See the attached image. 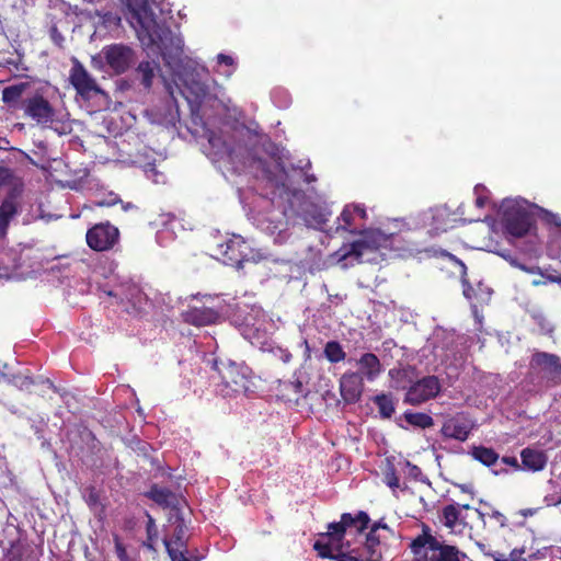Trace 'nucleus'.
Wrapping results in <instances>:
<instances>
[{
  "label": "nucleus",
  "instance_id": "f257e3e1",
  "mask_svg": "<svg viewBox=\"0 0 561 561\" xmlns=\"http://www.w3.org/2000/svg\"><path fill=\"white\" fill-rule=\"evenodd\" d=\"M152 0H127L131 18L138 24V38L148 46H156L163 57L180 55L183 51V41L157 18L152 11Z\"/></svg>",
  "mask_w": 561,
  "mask_h": 561
},
{
  "label": "nucleus",
  "instance_id": "f03ea898",
  "mask_svg": "<svg viewBox=\"0 0 561 561\" xmlns=\"http://www.w3.org/2000/svg\"><path fill=\"white\" fill-rule=\"evenodd\" d=\"M249 130L236 128L231 133L209 131L208 142L220 159H226L231 164H243L250 154V147L247 142Z\"/></svg>",
  "mask_w": 561,
  "mask_h": 561
},
{
  "label": "nucleus",
  "instance_id": "7ed1b4c3",
  "mask_svg": "<svg viewBox=\"0 0 561 561\" xmlns=\"http://www.w3.org/2000/svg\"><path fill=\"white\" fill-rule=\"evenodd\" d=\"M215 368L221 380L218 387L224 397L247 394L250 391L251 376L247 366L234 362H215Z\"/></svg>",
  "mask_w": 561,
  "mask_h": 561
},
{
  "label": "nucleus",
  "instance_id": "20e7f679",
  "mask_svg": "<svg viewBox=\"0 0 561 561\" xmlns=\"http://www.w3.org/2000/svg\"><path fill=\"white\" fill-rule=\"evenodd\" d=\"M502 224L513 237H524L530 230L534 218L526 206L516 199L506 198L501 203Z\"/></svg>",
  "mask_w": 561,
  "mask_h": 561
},
{
  "label": "nucleus",
  "instance_id": "39448f33",
  "mask_svg": "<svg viewBox=\"0 0 561 561\" xmlns=\"http://www.w3.org/2000/svg\"><path fill=\"white\" fill-rule=\"evenodd\" d=\"M288 197H279L288 204L290 216H298L308 225H323L327 217L321 207L310 202L306 193L298 187L290 188Z\"/></svg>",
  "mask_w": 561,
  "mask_h": 561
},
{
  "label": "nucleus",
  "instance_id": "423d86ee",
  "mask_svg": "<svg viewBox=\"0 0 561 561\" xmlns=\"http://www.w3.org/2000/svg\"><path fill=\"white\" fill-rule=\"evenodd\" d=\"M69 83L76 90L77 96L84 101L103 93L96 79L87 70L84 65L76 57L71 59V68L68 77Z\"/></svg>",
  "mask_w": 561,
  "mask_h": 561
},
{
  "label": "nucleus",
  "instance_id": "0eeeda50",
  "mask_svg": "<svg viewBox=\"0 0 561 561\" xmlns=\"http://www.w3.org/2000/svg\"><path fill=\"white\" fill-rule=\"evenodd\" d=\"M100 57L116 76L125 73L136 61V51L123 43L105 45Z\"/></svg>",
  "mask_w": 561,
  "mask_h": 561
},
{
  "label": "nucleus",
  "instance_id": "6e6552de",
  "mask_svg": "<svg viewBox=\"0 0 561 561\" xmlns=\"http://www.w3.org/2000/svg\"><path fill=\"white\" fill-rule=\"evenodd\" d=\"M442 391V385L438 377L428 375L422 378H415L408 387L403 402L410 405H420L428 400L436 398Z\"/></svg>",
  "mask_w": 561,
  "mask_h": 561
},
{
  "label": "nucleus",
  "instance_id": "1a4fd4ad",
  "mask_svg": "<svg viewBox=\"0 0 561 561\" xmlns=\"http://www.w3.org/2000/svg\"><path fill=\"white\" fill-rule=\"evenodd\" d=\"M119 230L110 221L99 222L88 229L85 241L88 247L96 252L112 250L119 241Z\"/></svg>",
  "mask_w": 561,
  "mask_h": 561
},
{
  "label": "nucleus",
  "instance_id": "9d476101",
  "mask_svg": "<svg viewBox=\"0 0 561 561\" xmlns=\"http://www.w3.org/2000/svg\"><path fill=\"white\" fill-rule=\"evenodd\" d=\"M316 180V176L308 174L304 167L290 165V168H285L282 165L278 176L273 182L278 191V197H288L290 188H300L301 183L309 184Z\"/></svg>",
  "mask_w": 561,
  "mask_h": 561
},
{
  "label": "nucleus",
  "instance_id": "9b49d317",
  "mask_svg": "<svg viewBox=\"0 0 561 561\" xmlns=\"http://www.w3.org/2000/svg\"><path fill=\"white\" fill-rule=\"evenodd\" d=\"M529 366L553 385L561 383V359L558 355L537 351L531 355Z\"/></svg>",
  "mask_w": 561,
  "mask_h": 561
},
{
  "label": "nucleus",
  "instance_id": "f8f14e48",
  "mask_svg": "<svg viewBox=\"0 0 561 561\" xmlns=\"http://www.w3.org/2000/svg\"><path fill=\"white\" fill-rule=\"evenodd\" d=\"M24 114L39 125H47L55 121L56 111L43 95L35 94L24 101Z\"/></svg>",
  "mask_w": 561,
  "mask_h": 561
},
{
  "label": "nucleus",
  "instance_id": "ddd939ff",
  "mask_svg": "<svg viewBox=\"0 0 561 561\" xmlns=\"http://www.w3.org/2000/svg\"><path fill=\"white\" fill-rule=\"evenodd\" d=\"M381 234L378 231H364L360 239L353 241L342 249L344 250L342 257H355L359 261L366 252L378 250L381 245Z\"/></svg>",
  "mask_w": 561,
  "mask_h": 561
},
{
  "label": "nucleus",
  "instance_id": "4468645a",
  "mask_svg": "<svg viewBox=\"0 0 561 561\" xmlns=\"http://www.w3.org/2000/svg\"><path fill=\"white\" fill-rule=\"evenodd\" d=\"M474 424L466 416L457 415L445 420L440 428V435L447 439H456L458 442H466Z\"/></svg>",
  "mask_w": 561,
  "mask_h": 561
},
{
  "label": "nucleus",
  "instance_id": "2eb2a0df",
  "mask_svg": "<svg viewBox=\"0 0 561 561\" xmlns=\"http://www.w3.org/2000/svg\"><path fill=\"white\" fill-rule=\"evenodd\" d=\"M364 379L359 373L346 371L340 379V392L345 403L352 404L360 400Z\"/></svg>",
  "mask_w": 561,
  "mask_h": 561
},
{
  "label": "nucleus",
  "instance_id": "dca6fc26",
  "mask_svg": "<svg viewBox=\"0 0 561 561\" xmlns=\"http://www.w3.org/2000/svg\"><path fill=\"white\" fill-rule=\"evenodd\" d=\"M244 249H247L244 240L240 237H236L219 244L218 254L221 256L225 264L231 266L240 265L247 256Z\"/></svg>",
  "mask_w": 561,
  "mask_h": 561
},
{
  "label": "nucleus",
  "instance_id": "f3484780",
  "mask_svg": "<svg viewBox=\"0 0 561 561\" xmlns=\"http://www.w3.org/2000/svg\"><path fill=\"white\" fill-rule=\"evenodd\" d=\"M183 322L194 327H205L215 324L219 319V313L208 307H191L181 313Z\"/></svg>",
  "mask_w": 561,
  "mask_h": 561
},
{
  "label": "nucleus",
  "instance_id": "a211bd4d",
  "mask_svg": "<svg viewBox=\"0 0 561 561\" xmlns=\"http://www.w3.org/2000/svg\"><path fill=\"white\" fill-rule=\"evenodd\" d=\"M524 471L540 472L546 469L549 457L546 450L536 447H525L520 450Z\"/></svg>",
  "mask_w": 561,
  "mask_h": 561
},
{
  "label": "nucleus",
  "instance_id": "6ab92c4d",
  "mask_svg": "<svg viewBox=\"0 0 561 561\" xmlns=\"http://www.w3.org/2000/svg\"><path fill=\"white\" fill-rule=\"evenodd\" d=\"M360 376L368 381H374L381 373L382 366L379 358L374 353H364L357 360Z\"/></svg>",
  "mask_w": 561,
  "mask_h": 561
},
{
  "label": "nucleus",
  "instance_id": "aec40b11",
  "mask_svg": "<svg viewBox=\"0 0 561 561\" xmlns=\"http://www.w3.org/2000/svg\"><path fill=\"white\" fill-rule=\"evenodd\" d=\"M145 495L163 508L178 510L179 507L180 502L176 494L168 488H161L158 484H152Z\"/></svg>",
  "mask_w": 561,
  "mask_h": 561
},
{
  "label": "nucleus",
  "instance_id": "412c9836",
  "mask_svg": "<svg viewBox=\"0 0 561 561\" xmlns=\"http://www.w3.org/2000/svg\"><path fill=\"white\" fill-rule=\"evenodd\" d=\"M471 510L469 504H449L443 507L442 518L447 528L455 529L459 525H466V516L462 511Z\"/></svg>",
  "mask_w": 561,
  "mask_h": 561
},
{
  "label": "nucleus",
  "instance_id": "4be33fe9",
  "mask_svg": "<svg viewBox=\"0 0 561 561\" xmlns=\"http://www.w3.org/2000/svg\"><path fill=\"white\" fill-rule=\"evenodd\" d=\"M33 551L26 540L16 539L9 542L3 552L5 561H24L32 556Z\"/></svg>",
  "mask_w": 561,
  "mask_h": 561
},
{
  "label": "nucleus",
  "instance_id": "5701e85b",
  "mask_svg": "<svg viewBox=\"0 0 561 561\" xmlns=\"http://www.w3.org/2000/svg\"><path fill=\"white\" fill-rule=\"evenodd\" d=\"M163 545L165 547L167 553L169 554L171 561H201L202 557L198 554V551L195 549L194 551L188 550L187 546L185 547H174L172 542L169 541L168 538L163 539Z\"/></svg>",
  "mask_w": 561,
  "mask_h": 561
},
{
  "label": "nucleus",
  "instance_id": "b1692460",
  "mask_svg": "<svg viewBox=\"0 0 561 561\" xmlns=\"http://www.w3.org/2000/svg\"><path fill=\"white\" fill-rule=\"evenodd\" d=\"M391 379L396 383L397 389H402L408 391V387L414 381L416 378V369L412 366H407L399 369H391L389 371Z\"/></svg>",
  "mask_w": 561,
  "mask_h": 561
},
{
  "label": "nucleus",
  "instance_id": "393cba45",
  "mask_svg": "<svg viewBox=\"0 0 561 561\" xmlns=\"http://www.w3.org/2000/svg\"><path fill=\"white\" fill-rule=\"evenodd\" d=\"M469 454L485 467L494 466L500 459V455L493 448L483 445L473 446Z\"/></svg>",
  "mask_w": 561,
  "mask_h": 561
},
{
  "label": "nucleus",
  "instance_id": "a878e982",
  "mask_svg": "<svg viewBox=\"0 0 561 561\" xmlns=\"http://www.w3.org/2000/svg\"><path fill=\"white\" fill-rule=\"evenodd\" d=\"M159 65L156 61L142 60L136 68V73L140 79V83L145 89L149 90L152 87V81Z\"/></svg>",
  "mask_w": 561,
  "mask_h": 561
},
{
  "label": "nucleus",
  "instance_id": "bb28decb",
  "mask_svg": "<svg viewBox=\"0 0 561 561\" xmlns=\"http://www.w3.org/2000/svg\"><path fill=\"white\" fill-rule=\"evenodd\" d=\"M290 215L288 206L284 208V210L279 215H274L273 213L266 217V226L264 229L268 231L271 234L282 233L287 229V217Z\"/></svg>",
  "mask_w": 561,
  "mask_h": 561
},
{
  "label": "nucleus",
  "instance_id": "cd10ccee",
  "mask_svg": "<svg viewBox=\"0 0 561 561\" xmlns=\"http://www.w3.org/2000/svg\"><path fill=\"white\" fill-rule=\"evenodd\" d=\"M18 206L13 197L5 198L0 205V234H5L11 219L16 215Z\"/></svg>",
  "mask_w": 561,
  "mask_h": 561
},
{
  "label": "nucleus",
  "instance_id": "c85d7f7f",
  "mask_svg": "<svg viewBox=\"0 0 561 561\" xmlns=\"http://www.w3.org/2000/svg\"><path fill=\"white\" fill-rule=\"evenodd\" d=\"M403 417L407 423L413 427L425 430L434 425L433 417L423 412L405 411Z\"/></svg>",
  "mask_w": 561,
  "mask_h": 561
},
{
  "label": "nucleus",
  "instance_id": "c756f323",
  "mask_svg": "<svg viewBox=\"0 0 561 561\" xmlns=\"http://www.w3.org/2000/svg\"><path fill=\"white\" fill-rule=\"evenodd\" d=\"M340 522L345 531H346L347 527H352V526H355L356 524H359L358 531L362 533L368 527L370 518L366 512L360 511L357 513V515L355 517L352 516V514H350V513H343L341 515Z\"/></svg>",
  "mask_w": 561,
  "mask_h": 561
},
{
  "label": "nucleus",
  "instance_id": "7c9ffc66",
  "mask_svg": "<svg viewBox=\"0 0 561 561\" xmlns=\"http://www.w3.org/2000/svg\"><path fill=\"white\" fill-rule=\"evenodd\" d=\"M374 403L376 404L379 415L382 419H390L394 413V402L391 394L380 393L374 397Z\"/></svg>",
  "mask_w": 561,
  "mask_h": 561
},
{
  "label": "nucleus",
  "instance_id": "2f4dec72",
  "mask_svg": "<svg viewBox=\"0 0 561 561\" xmlns=\"http://www.w3.org/2000/svg\"><path fill=\"white\" fill-rule=\"evenodd\" d=\"M340 545H336V541L333 539H325L320 535V538L314 541L313 549L317 551L318 556L322 559H335L337 554H334V549L339 548Z\"/></svg>",
  "mask_w": 561,
  "mask_h": 561
},
{
  "label": "nucleus",
  "instance_id": "473e14b6",
  "mask_svg": "<svg viewBox=\"0 0 561 561\" xmlns=\"http://www.w3.org/2000/svg\"><path fill=\"white\" fill-rule=\"evenodd\" d=\"M113 542L115 548L116 557L119 561H138L139 553L136 550L128 551L121 537L117 534H113Z\"/></svg>",
  "mask_w": 561,
  "mask_h": 561
},
{
  "label": "nucleus",
  "instance_id": "72a5a7b5",
  "mask_svg": "<svg viewBox=\"0 0 561 561\" xmlns=\"http://www.w3.org/2000/svg\"><path fill=\"white\" fill-rule=\"evenodd\" d=\"M323 352L325 358L332 364L340 363L346 357V353L337 341H329Z\"/></svg>",
  "mask_w": 561,
  "mask_h": 561
},
{
  "label": "nucleus",
  "instance_id": "f704fd0d",
  "mask_svg": "<svg viewBox=\"0 0 561 561\" xmlns=\"http://www.w3.org/2000/svg\"><path fill=\"white\" fill-rule=\"evenodd\" d=\"M147 525H146V534L147 539L144 541V547H146L150 551H156V542L158 540L159 531L156 525L154 518L147 512Z\"/></svg>",
  "mask_w": 561,
  "mask_h": 561
},
{
  "label": "nucleus",
  "instance_id": "c9c22d12",
  "mask_svg": "<svg viewBox=\"0 0 561 561\" xmlns=\"http://www.w3.org/2000/svg\"><path fill=\"white\" fill-rule=\"evenodd\" d=\"M27 82H20L18 84H12L3 89L2 91V101L5 104H11L16 102L24 91L27 89Z\"/></svg>",
  "mask_w": 561,
  "mask_h": 561
},
{
  "label": "nucleus",
  "instance_id": "e433bc0d",
  "mask_svg": "<svg viewBox=\"0 0 561 561\" xmlns=\"http://www.w3.org/2000/svg\"><path fill=\"white\" fill-rule=\"evenodd\" d=\"M185 529H186V526L184 524V519L182 517H178L173 537H172V539H169V541L172 542L174 545V547L187 546L186 540H185Z\"/></svg>",
  "mask_w": 561,
  "mask_h": 561
},
{
  "label": "nucleus",
  "instance_id": "4c0bfd02",
  "mask_svg": "<svg viewBox=\"0 0 561 561\" xmlns=\"http://www.w3.org/2000/svg\"><path fill=\"white\" fill-rule=\"evenodd\" d=\"M328 529H329V531L325 534H322V537L328 540L333 539L336 541V545H340L342 542V540L344 539L345 533H346L344 530L341 522L330 523L328 525Z\"/></svg>",
  "mask_w": 561,
  "mask_h": 561
},
{
  "label": "nucleus",
  "instance_id": "58836bf2",
  "mask_svg": "<svg viewBox=\"0 0 561 561\" xmlns=\"http://www.w3.org/2000/svg\"><path fill=\"white\" fill-rule=\"evenodd\" d=\"M353 211L354 210L352 209V205H346L343 208V210H342V213H341V215L339 217L340 224H339L337 229L341 228L343 230H348L350 232L355 233V230L350 229L352 227L353 220H354V213Z\"/></svg>",
  "mask_w": 561,
  "mask_h": 561
},
{
  "label": "nucleus",
  "instance_id": "ea45409f",
  "mask_svg": "<svg viewBox=\"0 0 561 561\" xmlns=\"http://www.w3.org/2000/svg\"><path fill=\"white\" fill-rule=\"evenodd\" d=\"M473 192L476 195L474 205L478 208H484L485 206H488L491 203L490 192L488 191V188L485 186H483L481 184L476 185Z\"/></svg>",
  "mask_w": 561,
  "mask_h": 561
},
{
  "label": "nucleus",
  "instance_id": "a19ab883",
  "mask_svg": "<svg viewBox=\"0 0 561 561\" xmlns=\"http://www.w3.org/2000/svg\"><path fill=\"white\" fill-rule=\"evenodd\" d=\"M118 203H122L119 196L113 192H110L106 196L102 198H96L92 201V205L95 207H112Z\"/></svg>",
  "mask_w": 561,
  "mask_h": 561
},
{
  "label": "nucleus",
  "instance_id": "79ce46f5",
  "mask_svg": "<svg viewBox=\"0 0 561 561\" xmlns=\"http://www.w3.org/2000/svg\"><path fill=\"white\" fill-rule=\"evenodd\" d=\"M453 259L460 266V273H461V278H462V284H463V295L470 299L472 297L473 288L471 287V285L468 283L467 278H466L467 267L462 261L456 259L455 256H453Z\"/></svg>",
  "mask_w": 561,
  "mask_h": 561
},
{
  "label": "nucleus",
  "instance_id": "37998d69",
  "mask_svg": "<svg viewBox=\"0 0 561 561\" xmlns=\"http://www.w3.org/2000/svg\"><path fill=\"white\" fill-rule=\"evenodd\" d=\"M85 492V503L89 507L93 508L100 504V492L94 486L87 488Z\"/></svg>",
  "mask_w": 561,
  "mask_h": 561
},
{
  "label": "nucleus",
  "instance_id": "c03bdc74",
  "mask_svg": "<svg viewBox=\"0 0 561 561\" xmlns=\"http://www.w3.org/2000/svg\"><path fill=\"white\" fill-rule=\"evenodd\" d=\"M526 551L527 547L525 545L515 547L507 559L508 561H527L526 558L523 557Z\"/></svg>",
  "mask_w": 561,
  "mask_h": 561
},
{
  "label": "nucleus",
  "instance_id": "a18cd8bd",
  "mask_svg": "<svg viewBox=\"0 0 561 561\" xmlns=\"http://www.w3.org/2000/svg\"><path fill=\"white\" fill-rule=\"evenodd\" d=\"M501 460H502L503 463L512 467L515 471H522L523 470L522 461L518 462L516 457L504 456V457L501 458Z\"/></svg>",
  "mask_w": 561,
  "mask_h": 561
},
{
  "label": "nucleus",
  "instance_id": "49530a36",
  "mask_svg": "<svg viewBox=\"0 0 561 561\" xmlns=\"http://www.w3.org/2000/svg\"><path fill=\"white\" fill-rule=\"evenodd\" d=\"M194 95L198 99L205 96L207 93V87L205 83L194 81L191 87Z\"/></svg>",
  "mask_w": 561,
  "mask_h": 561
},
{
  "label": "nucleus",
  "instance_id": "de8ad7c7",
  "mask_svg": "<svg viewBox=\"0 0 561 561\" xmlns=\"http://www.w3.org/2000/svg\"><path fill=\"white\" fill-rule=\"evenodd\" d=\"M490 518L494 519L501 527L506 526L507 518L506 516L497 510H492L489 514Z\"/></svg>",
  "mask_w": 561,
  "mask_h": 561
},
{
  "label": "nucleus",
  "instance_id": "09e8293b",
  "mask_svg": "<svg viewBox=\"0 0 561 561\" xmlns=\"http://www.w3.org/2000/svg\"><path fill=\"white\" fill-rule=\"evenodd\" d=\"M98 14L103 19L104 22H119L121 18L117 14H113L112 12H98Z\"/></svg>",
  "mask_w": 561,
  "mask_h": 561
},
{
  "label": "nucleus",
  "instance_id": "8fccbe9b",
  "mask_svg": "<svg viewBox=\"0 0 561 561\" xmlns=\"http://www.w3.org/2000/svg\"><path fill=\"white\" fill-rule=\"evenodd\" d=\"M375 531L376 527H371L366 538L367 545L370 548L379 543V539L376 537Z\"/></svg>",
  "mask_w": 561,
  "mask_h": 561
},
{
  "label": "nucleus",
  "instance_id": "3c124183",
  "mask_svg": "<svg viewBox=\"0 0 561 561\" xmlns=\"http://www.w3.org/2000/svg\"><path fill=\"white\" fill-rule=\"evenodd\" d=\"M352 205V209L354 210V215H357L358 217H360L362 219H366L367 218V213H366V208L362 205H355V204H351Z\"/></svg>",
  "mask_w": 561,
  "mask_h": 561
},
{
  "label": "nucleus",
  "instance_id": "603ef678",
  "mask_svg": "<svg viewBox=\"0 0 561 561\" xmlns=\"http://www.w3.org/2000/svg\"><path fill=\"white\" fill-rule=\"evenodd\" d=\"M334 560H336V561H365L364 559L354 557L348 553H343V552L339 553Z\"/></svg>",
  "mask_w": 561,
  "mask_h": 561
},
{
  "label": "nucleus",
  "instance_id": "864d4df0",
  "mask_svg": "<svg viewBox=\"0 0 561 561\" xmlns=\"http://www.w3.org/2000/svg\"><path fill=\"white\" fill-rule=\"evenodd\" d=\"M386 480L387 485L390 486L391 489L399 486V478L396 476V473L392 472L391 474H387Z\"/></svg>",
  "mask_w": 561,
  "mask_h": 561
},
{
  "label": "nucleus",
  "instance_id": "5fc2aeb1",
  "mask_svg": "<svg viewBox=\"0 0 561 561\" xmlns=\"http://www.w3.org/2000/svg\"><path fill=\"white\" fill-rule=\"evenodd\" d=\"M133 291H135V296L134 297V300L130 299V301L133 302L134 306H136L137 304H141L142 300L146 299V296L145 294H142L138 288L134 287L133 288Z\"/></svg>",
  "mask_w": 561,
  "mask_h": 561
},
{
  "label": "nucleus",
  "instance_id": "6e6d98bb",
  "mask_svg": "<svg viewBox=\"0 0 561 561\" xmlns=\"http://www.w3.org/2000/svg\"><path fill=\"white\" fill-rule=\"evenodd\" d=\"M217 59L219 64H225L227 66H231L233 64V58L225 54H219Z\"/></svg>",
  "mask_w": 561,
  "mask_h": 561
},
{
  "label": "nucleus",
  "instance_id": "4d7b16f0",
  "mask_svg": "<svg viewBox=\"0 0 561 561\" xmlns=\"http://www.w3.org/2000/svg\"><path fill=\"white\" fill-rule=\"evenodd\" d=\"M488 556H491L494 561H508L507 557L504 553L494 552V553H486Z\"/></svg>",
  "mask_w": 561,
  "mask_h": 561
},
{
  "label": "nucleus",
  "instance_id": "13d9d810",
  "mask_svg": "<svg viewBox=\"0 0 561 561\" xmlns=\"http://www.w3.org/2000/svg\"><path fill=\"white\" fill-rule=\"evenodd\" d=\"M121 204H122V208H123L125 211H127V210H129V209H131V208H134V207H135L131 203H125V204H124V203L122 202Z\"/></svg>",
  "mask_w": 561,
  "mask_h": 561
},
{
  "label": "nucleus",
  "instance_id": "bf43d9fd",
  "mask_svg": "<svg viewBox=\"0 0 561 561\" xmlns=\"http://www.w3.org/2000/svg\"><path fill=\"white\" fill-rule=\"evenodd\" d=\"M9 145V140L0 137V149L5 148Z\"/></svg>",
  "mask_w": 561,
  "mask_h": 561
},
{
  "label": "nucleus",
  "instance_id": "052dcab7",
  "mask_svg": "<svg viewBox=\"0 0 561 561\" xmlns=\"http://www.w3.org/2000/svg\"><path fill=\"white\" fill-rule=\"evenodd\" d=\"M517 533L522 536H528V531L522 527L517 530Z\"/></svg>",
  "mask_w": 561,
  "mask_h": 561
},
{
  "label": "nucleus",
  "instance_id": "680f3d73",
  "mask_svg": "<svg viewBox=\"0 0 561 561\" xmlns=\"http://www.w3.org/2000/svg\"><path fill=\"white\" fill-rule=\"evenodd\" d=\"M560 504H561V497H559L556 502H553V505H554V506H558V505H560Z\"/></svg>",
  "mask_w": 561,
  "mask_h": 561
},
{
  "label": "nucleus",
  "instance_id": "e2e57ef3",
  "mask_svg": "<svg viewBox=\"0 0 561 561\" xmlns=\"http://www.w3.org/2000/svg\"><path fill=\"white\" fill-rule=\"evenodd\" d=\"M373 527H376V530L379 528V524H375Z\"/></svg>",
  "mask_w": 561,
  "mask_h": 561
},
{
  "label": "nucleus",
  "instance_id": "0e129e2a",
  "mask_svg": "<svg viewBox=\"0 0 561 561\" xmlns=\"http://www.w3.org/2000/svg\"><path fill=\"white\" fill-rule=\"evenodd\" d=\"M461 208H462V206H460V207L458 208V210H460ZM459 213H460V215H463V211H459Z\"/></svg>",
  "mask_w": 561,
  "mask_h": 561
}]
</instances>
